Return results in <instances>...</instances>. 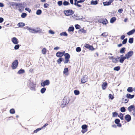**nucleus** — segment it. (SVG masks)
<instances>
[{
    "mask_svg": "<svg viewBox=\"0 0 135 135\" xmlns=\"http://www.w3.org/2000/svg\"><path fill=\"white\" fill-rule=\"evenodd\" d=\"M64 56L65 57L64 61V63L65 64L68 63L69 62V59L70 58V56L69 54L66 53L65 54Z\"/></svg>",
    "mask_w": 135,
    "mask_h": 135,
    "instance_id": "nucleus-1",
    "label": "nucleus"
},
{
    "mask_svg": "<svg viewBox=\"0 0 135 135\" xmlns=\"http://www.w3.org/2000/svg\"><path fill=\"white\" fill-rule=\"evenodd\" d=\"M18 64V61L17 60H14L11 65V67L12 69H15L17 67Z\"/></svg>",
    "mask_w": 135,
    "mask_h": 135,
    "instance_id": "nucleus-2",
    "label": "nucleus"
},
{
    "mask_svg": "<svg viewBox=\"0 0 135 135\" xmlns=\"http://www.w3.org/2000/svg\"><path fill=\"white\" fill-rule=\"evenodd\" d=\"M98 22L103 25H106L108 23V21L106 18H100Z\"/></svg>",
    "mask_w": 135,
    "mask_h": 135,
    "instance_id": "nucleus-3",
    "label": "nucleus"
},
{
    "mask_svg": "<svg viewBox=\"0 0 135 135\" xmlns=\"http://www.w3.org/2000/svg\"><path fill=\"white\" fill-rule=\"evenodd\" d=\"M41 86H42L44 87L45 86L49 85L50 84V82L49 80H46L44 81H41Z\"/></svg>",
    "mask_w": 135,
    "mask_h": 135,
    "instance_id": "nucleus-4",
    "label": "nucleus"
},
{
    "mask_svg": "<svg viewBox=\"0 0 135 135\" xmlns=\"http://www.w3.org/2000/svg\"><path fill=\"white\" fill-rule=\"evenodd\" d=\"M64 12L66 16L71 15L74 13V12L71 9H69L68 10H65Z\"/></svg>",
    "mask_w": 135,
    "mask_h": 135,
    "instance_id": "nucleus-5",
    "label": "nucleus"
},
{
    "mask_svg": "<svg viewBox=\"0 0 135 135\" xmlns=\"http://www.w3.org/2000/svg\"><path fill=\"white\" fill-rule=\"evenodd\" d=\"M88 126L86 124H84L83 125L81 126V128L82 129L81 132L83 133H85L86 132L88 131L87 127Z\"/></svg>",
    "mask_w": 135,
    "mask_h": 135,
    "instance_id": "nucleus-6",
    "label": "nucleus"
},
{
    "mask_svg": "<svg viewBox=\"0 0 135 135\" xmlns=\"http://www.w3.org/2000/svg\"><path fill=\"white\" fill-rule=\"evenodd\" d=\"M84 46L86 48L89 49L90 50L93 51L95 50V49L92 46L90 45L89 44H84Z\"/></svg>",
    "mask_w": 135,
    "mask_h": 135,
    "instance_id": "nucleus-7",
    "label": "nucleus"
},
{
    "mask_svg": "<svg viewBox=\"0 0 135 135\" xmlns=\"http://www.w3.org/2000/svg\"><path fill=\"white\" fill-rule=\"evenodd\" d=\"M133 54V51H130L125 55V57L126 59H128L131 57Z\"/></svg>",
    "mask_w": 135,
    "mask_h": 135,
    "instance_id": "nucleus-8",
    "label": "nucleus"
},
{
    "mask_svg": "<svg viewBox=\"0 0 135 135\" xmlns=\"http://www.w3.org/2000/svg\"><path fill=\"white\" fill-rule=\"evenodd\" d=\"M65 51H64L62 52L58 51L56 53V55L57 57L61 58L65 54Z\"/></svg>",
    "mask_w": 135,
    "mask_h": 135,
    "instance_id": "nucleus-9",
    "label": "nucleus"
},
{
    "mask_svg": "<svg viewBox=\"0 0 135 135\" xmlns=\"http://www.w3.org/2000/svg\"><path fill=\"white\" fill-rule=\"evenodd\" d=\"M85 1V0H80L79 1H78L75 2L74 4L76 6H77L79 7H81L82 6L80 4H78L79 3H82L84 2Z\"/></svg>",
    "mask_w": 135,
    "mask_h": 135,
    "instance_id": "nucleus-10",
    "label": "nucleus"
},
{
    "mask_svg": "<svg viewBox=\"0 0 135 135\" xmlns=\"http://www.w3.org/2000/svg\"><path fill=\"white\" fill-rule=\"evenodd\" d=\"M135 109V107L134 105H131L128 108V110L129 112H131L133 110H134Z\"/></svg>",
    "mask_w": 135,
    "mask_h": 135,
    "instance_id": "nucleus-11",
    "label": "nucleus"
},
{
    "mask_svg": "<svg viewBox=\"0 0 135 135\" xmlns=\"http://www.w3.org/2000/svg\"><path fill=\"white\" fill-rule=\"evenodd\" d=\"M21 3V5H19L18 6L17 8L18 9V10L19 11L21 12L22 11V10L23 9L24 7L23 6L24 5V4H25V3L24 2H23L22 3Z\"/></svg>",
    "mask_w": 135,
    "mask_h": 135,
    "instance_id": "nucleus-12",
    "label": "nucleus"
},
{
    "mask_svg": "<svg viewBox=\"0 0 135 135\" xmlns=\"http://www.w3.org/2000/svg\"><path fill=\"white\" fill-rule=\"evenodd\" d=\"M12 41L15 44H17L19 42L17 38L15 37H14L12 38Z\"/></svg>",
    "mask_w": 135,
    "mask_h": 135,
    "instance_id": "nucleus-13",
    "label": "nucleus"
},
{
    "mask_svg": "<svg viewBox=\"0 0 135 135\" xmlns=\"http://www.w3.org/2000/svg\"><path fill=\"white\" fill-rule=\"evenodd\" d=\"M115 123L117 124V126L119 127H120L122 126L121 123H119L120 120L119 119H117L114 120Z\"/></svg>",
    "mask_w": 135,
    "mask_h": 135,
    "instance_id": "nucleus-14",
    "label": "nucleus"
},
{
    "mask_svg": "<svg viewBox=\"0 0 135 135\" xmlns=\"http://www.w3.org/2000/svg\"><path fill=\"white\" fill-rule=\"evenodd\" d=\"M114 0H109L108 2H103V4L104 6H108L110 5L111 3Z\"/></svg>",
    "mask_w": 135,
    "mask_h": 135,
    "instance_id": "nucleus-15",
    "label": "nucleus"
},
{
    "mask_svg": "<svg viewBox=\"0 0 135 135\" xmlns=\"http://www.w3.org/2000/svg\"><path fill=\"white\" fill-rule=\"evenodd\" d=\"M88 80V78L85 76L83 77L81 79V83L84 84Z\"/></svg>",
    "mask_w": 135,
    "mask_h": 135,
    "instance_id": "nucleus-16",
    "label": "nucleus"
},
{
    "mask_svg": "<svg viewBox=\"0 0 135 135\" xmlns=\"http://www.w3.org/2000/svg\"><path fill=\"white\" fill-rule=\"evenodd\" d=\"M125 119L127 122H129L131 119V116L129 114H127L125 116Z\"/></svg>",
    "mask_w": 135,
    "mask_h": 135,
    "instance_id": "nucleus-17",
    "label": "nucleus"
},
{
    "mask_svg": "<svg viewBox=\"0 0 135 135\" xmlns=\"http://www.w3.org/2000/svg\"><path fill=\"white\" fill-rule=\"evenodd\" d=\"M21 3H18L16 2H12L11 4V5L13 6H15L16 8H17V7L19 5H21Z\"/></svg>",
    "mask_w": 135,
    "mask_h": 135,
    "instance_id": "nucleus-18",
    "label": "nucleus"
},
{
    "mask_svg": "<svg viewBox=\"0 0 135 135\" xmlns=\"http://www.w3.org/2000/svg\"><path fill=\"white\" fill-rule=\"evenodd\" d=\"M135 32V29H133L127 32V34L129 36L133 34Z\"/></svg>",
    "mask_w": 135,
    "mask_h": 135,
    "instance_id": "nucleus-19",
    "label": "nucleus"
},
{
    "mask_svg": "<svg viewBox=\"0 0 135 135\" xmlns=\"http://www.w3.org/2000/svg\"><path fill=\"white\" fill-rule=\"evenodd\" d=\"M107 82L103 83L102 85V88L103 89L105 90L107 86Z\"/></svg>",
    "mask_w": 135,
    "mask_h": 135,
    "instance_id": "nucleus-20",
    "label": "nucleus"
},
{
    "mask_svg": "<svg viewBox=\"0 0 135 135\" xmlns=\"http://www.w3.org/2000/svg\"><path fill=\"white\" fill-rule=\"evenodd\" d=\"M27 28H28V30L30 32L32 33H36L35 32V31H36V29L30 28L29 27Z\"/></svg>",
    "mask_w": 135,
    "mask_h": 135,
    "instance_id": "nucleus-21",
    "label": "nucleus"
},
{
    "mask_svg": "<svg viewBox=\"0 0 135 135\" xmlns=\"http://www.w3.org/2000/svg\"><path fill=\"white\" fill-rule=\"evenodd\" d=\"M126 97L129 99H132L134 98V95H131L129 94H127L126 95Z\"/></svg>",
    "mask_w": 135,
    "mask_h": 135,
    "instance_id": "nucleus-22",
    "label": "nucleus"
},
{
    "mask_svg": "<svg viewBox=\"0 0 135 135\" xmlns=\"http://www.w3.org/2000/svg\"><path fill=\"white\" fill-rule=\"evenodd\" d=\"M129 99H126L124 98H123L122 99V102L124 103H128Z\"/></svg>",
    "mask_w": 135,
    "mask_h": 135,
    "instance_id": "nucleus-23",
    "label": "nucleus"
},
{
    "mask_svg": "<svg viewBox=\"0 0 135 135\" xmlns=\"http://www.w3.org/2000/svg\"><path fill=\"white\" fill-rule=\"evenodd\" d=\"M90 3L91 5H96L98 3V1L92 0L91 1Z\"/></svg>",
    "mask_w": 135,
    "mask_h": 135,
    "instance_id": "nucleus-24",
    "label": "nucleus"
},
{
    "mask_svg": "<svg viewBox=\"0 0 135 135\" xmlns=\"http://www.w3.org/2000/svg\"><path fill=\"white\" fill-rule=\"evenodd\" d=\"M36 29V31H35V32L36 33H41L42 32V30L40 29V28L37 27V28Z\"/></svg>",
    "mask_w": 135,
    "mask_h": 135,
    "instance_id": "nucleus-25",
    "label": "nucleus"
},
{
    "mask_svg": "<svg viewBox=\"0 0 135 135\" xmlns=\"http://www.w3.org/2000/svg\"><path fill=\"white\" fill-rule=\"evenodd\" d=\"M18 26L20 27H22L25 25L24 23L22 22H19L17 24Z\"/></svg>",
    "mask_w": 135,
    "mask_h": 135,
    "instance_id": "nucleus-26",
    "label": "nucleus"
},
{
    "mask_svg": "<svg viewBox=\"0 0 135 135\" xmlns=\"http://www.w3.org/2000/svg\"><path fill=\"white\" fill-rule=\"evenodd\" d=\"M68 68H66L64 69L63 71V73L66 75H68Z\"/></svg>",
    "mask_w": 135,
    "mask_h": 135,
    "instance_id": "nucleus-27",
    "label": "nucleus"
},
{
    "mask_svg": "<svg viewBox=\"0 0 135 135\" xmlns=\"http://www.w3.org/2000/svg\"><path fill=\"white\" fill-rule=\"evenodd\" d=\"M126 59L125 56H123L121 57L119 60V62L121 63H123L124 60Z\"/></svg>",
    "mask_w": 135,
    "mask_h": 135,
    "instance_id": "nucleus-28",
    "label": "nucleus"
},
{
    "mask_svg": "<svg viewBox=\"0 0 135 135\" xmlns=\"http://www.w3.org/2000/svg\"><path fill=\"white\" fill-rule=\"evenodd\" d=\"M116 20V18L115 17H113L111 18L110 20V22L111 23H113Z\"/></svg>",
    "mask_w": 135,
    "mask_h": 135,
    "instance_id": "nucleus-29",
    "label": "nucleus"
},
{
    "mask_svg": "<svg viewBox=\"0 0 135 135\" xmlns=\"http://www.w3.org/2000/svg\"><path fill=\"white\" fill-rule=\"evenodd\" d=\"M108 35V33L107 32H104L102 33L100 36L101 37L102 36L105 37Z\"/></svg>",
    "mask_w": 135,
    "mask_h": 135,
    "instance_id": "nucleus-30",
    "label": "nucleus"
},
{
    "mask_svg": "<svg viewBox=\"0 0 135 135\" xmlns=\"http://www.w3.org/2000/svg\"><path fill=\"white\" fill-rule=\"evenodd\" d=\"M42 53L44 55H45L47 52V49L45 48H43L41 51Z\"/></svg>",
    "mask_w": 135,
    "mask_h": 135,
    "instance_id": "nucleus-31",
    "label": "nucleus"
},
{
    "mask_svg": "<svg viewBox=\"0 0 135 135\" xmlns=\"http://www.w3.org/2000/svg\"><path fill=\"white\" fill-rule=\"evenodd\" d=\"M111 59L112 60V61L114 62H118V60L117 59L115 58H114L112 56L111 57Z\"/></svg>",
    "mask_w": 135,
    "mask_h": 135,
    "instance_id": "nucleus-32",
    "label": "nucleus"
},
{
    "mask_svg": "<svg viewBox=\"0 0 135 135\" xmlns=\"http://www.w3.org/2000/svg\"><path fill=\"white\" fill-rule=\"evenodd\" d=\"M74 28L73 26L70 27L69 28L68 31L69 32H73L74 30Z\"/></svg>",
    "mask_w": 135,
    "mask_h": 135,
    "instance_id": "nucleus-33",
    "label": "nucleus"
},
{
    "mask_svg": "<svg viewBox=\"0 0 135 135\" xmlns=\"http://www.w3.org/2000/svg\"><path fill=\"white\" fill-rule=\"evenodd\" d=\"M123 115L124 114H123L121 113H120L118 115V117L120 118L121 119L123 120Z\"/></svg>",
    "mask_w": 135,
    "mask_h": 135,
    "instance_id": "nucleus-34",
    "label": "nucleus"
},
{
    "mask_svg": "<svg viewBox=\"0 0 135 135\" xmlns=\"http://www.w3.org/2000/svg\"><path fill=\"white\" fill-rule=\"evenodd\" d=\"M25 73V70L22 69H21L19 70L18 72V73L19 74H23Z\"/></svg>",
    "mask_w": 135,
    "mask_h": 135,
    "instance_id": "nucleus-35",
    "label": "nucleus"
},
{
    "mask_svg": "<svg viewBox=\"0 0 135 135\" xmlns=\"http://www.w3.org/2000/svg\"><path fill=\"white\" fill-rule=\"evenodd\" d=\"M79 31L80 33H85L86 32V31L83 28L80 29L79 30Z\"/></svg>",
    "mask_w": 135,
    "mask_h": 135,
    "instance_id": "nucleus-36",
    "label": "nucleus"
},
{
    "mask_svg": "<svg viewBox=\"0 0 135 135\" xmlns=\"http://www.w3.org/2000/svg\"><path fill=\"white\" fill-rule=\"evenodd\" d=\"M63 60V58H60L57 60V62L58 64H60L61 63V62Z\"/></svg>",
    "mask_w": 135,
    "mask_h": 135,
    "instance_id": "nucleus-37",
    "label": "nucleus"
},
{
    "mask_svg": "<svg viewBox=\"0 0 135 135\" xmlns=\"http://www.w3.org/2000/svg\"><path fill=\"white\" fill-rule=\"evenodd\" d=\"M125 49V48L124 47L122 48L120 50V52L121 53H124Z\"/></svg>",
    "mask_w": 135,
    "mask_h": 135,
    "instance_id": "nucleus-38",
    "label": "nucleus"
},
{
    "mask_svg": "<svg viewBox=\"0 0 135 135\" xmlns=\"http://www.w3.org/2000/svg\"><path fill=\"white\" fill-rule=\"evenodd\" d=\"M133 88L132 87H129L127 89V91L129 93H131L133 91Z\"/></svg>",
    "mask_w": 135,
    "mask_h": 135,
    "instance_id": "nucleus-39",
    "label": "nucleus"
},
{
    "mask_svg": "<svg viewBox=\"0 0 135 135\" xmlns=\"http://www.w3.org/2000/svg\"><path fill=\"white\" fill-rule=\"evenodd\" d=\"M74 93L75 95H78L80 94L79 91L76 90H74Z\"/></svg>",
    "mask_w": 135,
    "mask_h": 135,
    "instance_id": "nucleus-40",
    "label": "nucleus"
},
{
    "mask_svg": "<svg viewBox=\"0 0 135 135\" xmlns=\"http://www.w3.org/2000/svg\"><path fill=\"white\" fill-rule=\"evenodd\" d=\"M68 103L64 101L62 103L61 105L62 107H64Z\"/></svg>",
    "mask_w": 135,
    "mask_h": 135,
    "instance_id": "nucleus-41",
    "label": "nucleus"
},
{
    "mask_svg": "<svg viewBox=\"0 0 135 135\" xmlns=\"http://www.w3.org/2000/svg\"><path fill=\"white\" fill-rule=\"evenodd\" d=\"M46 90V88H45L44 87L42 88L41 89L40 91L43 94L45 92Z\"/></svg>",
    "mask_w": 135,
    "mask_h": 135,
    "instance_id": "nucleus-42",
    "label": "nucleus"
},
{
    "mask_svg": "<svg viewBox=\"0 0 135 135\" xmlns=\"http://www.w3.org/2000/svg\"><path fill=\"white\" fill-rule=\"evenodd\" d=\"M60 35L61 36H68V34L66 32H63L60 33Z\"/></svg>",
    "mask_w": 135,
    "mask_h": 135,
    "instance_id": "nucleus-43",
    "label": "nucleus"
},
{
    "mask_svg": "<svg viewBox=\"0 0 135 135\" xmlns=\"http://www.w3.org/2000/svg\"><path fill=\"white\" fill-rule=\"evenodd\" d=\"M109 98L111 99H113L114 98V95H112L111 94H110L109 95Z\"/></svg>",
    "mask_w": 135,
    "mask_h": 135,
    "instance_id": "nucleus-44",
    "label": "nucleus"
},
{
    "mask_svg": "<svg viewBox=\"0 0 135 135\" xmlns=\"http://www.w3.org/2000/svg\"><path fill=\"white\" fill-rule=\"evenodd\" d=\"M42 13V11L40 9H38L36 11V14L38 15H40Z\"/></svg>",
    "mask_w": 135,
    "mask_h": 135,
    "instance_id": "nucleus-45",
    "label": "nucleus"
},
{
    "mask_svg": "<svg viewBox=\"0 0 135 135\" xmlns=\"http://www.w3.org/2000/svg\"><path fill=\"white\" fill-rule=\"evenodd\" d=\"M112 116L113 117H117L118 115V114L116 112H113L112 113Z\"/></svg>",
    "mask_w": 135,
    "mask_h": 135,
    "instance_id": "nucleus-46",
    "label": "nucleus"
},
{
    "mask_svg": "<svg viewBox=\"0 0 135 135\" xmlns=\"http://www.w3.org/2000/svg\"><path fill=\"white\" fill-rule=\"evenodd\" d=\"M27 15V14L25 13H22L21 16V17L22 18H24Z\"/></svg>",
    "mask_w": 135,
    "mask_h": 135,
    "instance_id": "nucleus-47",
    "label": "nucleus"
},
{
    "mask_svg": "<svg viewBox=\"0 0 135 135\" xmlns=\"http://www.w3.org/2000/svg\"><path fill=\"white\" fill-rule=\"evenodd\" d=\"M9 112L11 114H14L15 113V111L14 109L12 108L10 110Z\"/></svg>",
    "mask_w": 135,
    "mask_h": 135,
    "instance_id": "nucleus-48",
    "label": "nucleus"
},
{
    "mask_svg": "<svg viewBox=\"0 0 135 135\" xmlns=\"http://www.w3.org/2000/svg\"><path fill=\"white\" fill-rule=\"evenodd\" d=\"M120 69V67L119 66H117L115 67L114 68V70L118 71Z\"/></svg>",
    "mask_w": 135,
    "mask_h": 135,
    "instance_id": "nucleus-49",
    "label": "nucleus"
},
{
    "mask_svg": "<svg viewBox=\"0 0 135 135\" xmlns=\"http://www.w3.org/2000/svg\"><path fill=\"white\" fill-rule=\"evenodd\" d=\"M133 38H129L128 42L130 44H132L133 42Z\"/></svg>",
    "mask_w": 135,
    "mask_h": 135,
    "instance_id": "nucleus-50",
    "label": "nucleus"
},
{
    "mask_svg": "<svg viewBox=\"0 0 135 135\" xmlns=\"http://www.w3.org/2000/svg\"><path fill=\"white\" fill-rule=\"evenodd\" d=\"M63 4L64 6H67L70 4V3L68 2L65 1L63 2Z\"/></svg>",
    "mask_w": 135,
    "mask_h": 135,
    "instance_id": "nucleus-51",
    "label": "nucleus"
},
{
    "mask_svg": "<svg viewBox=\"0 0 135 135\" xmlns=\"http://www.w3.org/2000/svg\"><path fill=\"white\" fill-rule=\"evenodd\" d=\"M120 111L122 112H124L126 111V109L124 107H122L120 109Z\"/></svg>",
    "mask_w": 135,
    "mask_h": 135,
    "instance_id": "nucleus-52",
    "label": "nucleus"
},
{
    "mask_svg": "<svg viewBox=\"0 0 135 135\" xmlns=\"http://www.w3.org/2000/svg\"><path fill=\"white\" fill-rule=\"evenodd\" d=\"M75 28L77 29H78L80 28V26L78 24L75 25Z\"/></svg>",
    "mask_w": 135,
    "mask_h": 135,
    "instance_id": "nucleus-53",
    "label": "nucleus"
},
{
    "mask_svg": "<svg viewBox=\"0 0 135 135\" xmlns=\"http://www.w3.org/2000/svg\"><path fill=\"white\" fill-rule=\"evenodd\" d=\"M42 129V128H37L36 129V130H35L34 131V132L35 133H37L38 131H39Z\"/></svg>",
    "mask_w": 135,
    "mask_h": 135,
    "instance_id": "nucleus-54",
    "label": "nucleus"
},
{
    "mask_svg": "<svg viewBox=\"0 0 135 135\" xmlns=\"http://www.w3.org/2000/svg\"><path fill=\"white\" fill-rule=\"evenodd\" d=\"M81 51V49L80 47H78L76 49V51L78 52H80Z\"/></svg>",
    "mask_w": 135,
    "mask_h": 135,
    "instance_id": "nucleus-55",
    "label": "nucleus"
},
{
    "mask_svg": "<svg viewBox=\"0 0 135 135\" xmlns=\"http://www.w3.org/2000/svg\"><path fill=\"white\" fill-rule=\"evenodd\" d=\"M19 47L20 45H16L15 46L14 49L15 50H17L19 49Z\"/></svg>",
    "mask_w": 135,
    "mask_h": 135,
    "instance_id": "nucleus-56",
    "label": "nucleus"
},
{
    "mask_svg": "<svg viewBox=\"0 0 135 135\" xmlns=\"http://www.w3.org/2000/svg\"><path fill=\"white\" fill-rule=\"evenodd\" d=\"M49 6V4L47 3H45L44 5V7L45 8H47Z\"/></svg>",
    "mask_w": 135,
    "mask_h": 135,
    "instance_id": "nucleus-57",
    "label": "nucleus"
},
{
    "mask_svg": "<svg viewBox=\"0 0 135 135\" xmlns=\"http://www.w3.org/2000/svg\"><path fill=\"white\" fill-rule=\"evenodd\" d=\"M127 38H126L123 40V41L122 43L123 44H126L127 42Z\"/></svg>",
    "mask_w": 135,
    "mask_h": 135,
    "instance_id": "nucleus-58",
    "label": "nucleus"
},
{
    "mask_svg": "<svg viewBox=\"0 0 135 135\" xmlns=\"http://www.w3.org/2000/svg\"><path fill=\"white\" fill-rule=\"evenodd\" d=\"M57 4L59 6H61L62 4V2L61 1H59L58 2Z\"/></svg>",
    "mask_w": 135,
    "mask_h": 135,
    "instance_id": "nucleus-59",
    "label": "nucleus"
},
{
    "mask_svg": "<svg viewBox=\"0 0 135 135\" xmlns=\"http://www.w3.org/2000/svg\"><path fill=\"white\" fill-rule=\"evenodd\" d=\"M48 124L47 123H46L41 128L42 129L45 128L48 125Z\"/></svg>",
    "mask_w": 135,
    "mask_h": 135,
    "instance_id": "nucleus-60",
    "label": "nucleus"
},
{
    "mask_svg": "<svg viewBox=\"0 0 135 135\" xmlns=\"http://www.w3.org/2000/svg\"><path fill=\"white\" fill-rule=\"evenodd\" d=\"M49 33L52 34H54L55 32L52 30H50L49 31Z\"/></svg>",
    "mask_w": 135,
    "mask_h": 135,
    "instance_id": "nucleus-61",
    "label": "nucleus"
},
{
    "mask_svg": "<svg viewBox=\"0 0 135 135\" xmlns=\"http://www.w3.org/2000/svg\"><path fill=\"white\" fill-rule=\"evenodd\" d=\"M25 9L26 10L28 11L29 13H30L31 11V9L28 8H26Z\"/></svg>",
    "mask_w": 135,
    "mask_h": 135,
    "instance_id": "nucleus-62",
    "label": "nucleus"
},
{
    "mask_svg": "<svg viewBox=\"0 0 135 135\" xmlns=\"http://www.w3.org/2000/svg\"><path fill=\"white\" fill-rule=\"evenodd\" d=\"M125 37V36L124 35H122L121 36L120 38L122 40H123L124 39V38Z\"/></svg>",
    "mask_w": 135,
    "mask_h": 135,
    "instance_id": "nucleus-63",
    "label": "nucleus"
},
{
    "mask_svg": "<svg viewBox=\"0 0 135 135\" xmlns=\"http://www.w3.org/2000/svg\"><path fill=\"white\" fill-rule=\"evenodd\" d=\"M3 21V18L1 17L0 18V23L2 22Z\"/></svg>",
    "mask_w": 135,
    "mask_h": 135,
    "instance_id": "nucleus-64",
    "label": "nucleus"
}]
</instances>
